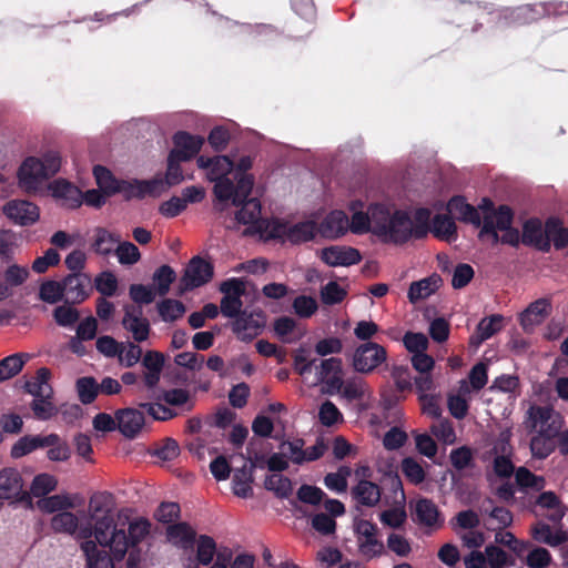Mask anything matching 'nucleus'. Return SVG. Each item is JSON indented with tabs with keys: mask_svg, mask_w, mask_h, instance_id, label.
I'll return each mask as SVG.
<instances>
[{
	"mask_svg": "<svg viewBox=\"0 0 568 568\" xmlns=\"http://www.w3.org/2000/svg\"><path fill=\"white\" fill-rule=\"evenodd\" d=\"M53 439V436H24L12 446L11 456L13 458L23 457L37 448L50 445Z\"/></svg>",
	"mask_w": 568,
	"mask_h": 568,
	"instance_id": "c9c22d12",
	"label": "nucleus"
},
{
	"mask_svg": "<svg viewBox=\"0 0 568 568\" xmlns=\"http://www.w3.org/2000/svg\"><path fill=\"white\" fill-rule=\"evenodd\" d=\"M433 234L444 241L452 242L456 239V225L447 215H436L432 223Z\"/></svg>",
	"mask_w": 568,
	"mask_h": 568,
	"instance_id": "de8ad7c7",
	"label": "nucleus"
},
{
	"mask_svg": "<svg viewBox=\"0 0 568 568\" xmlns=\"http://www.w3.org/2000/svg\"><path fill=\"white\" fill-rule=\"evenodd\" d=\"M551 312V303L548 298H539L528 305L520 314V324L527 332L541 324Z\"/></svg>",
	"mask_w": 568,
	"mask_h": 568,
	"instance_id": "4be33fe9",
	"label": "nucleus"
},
{
	"mask_svg": "<svg viewBox=\"0 0 568 568\" xmlns=\"http://www.w3.org/2000/svg\"><path fill=\"white\" fill-rule=\"evenodd\" d=\"M115 417L119 430L128 438L135 437L144 425L143 414L133 408L120 409Z\"/></svg>",
	"mask_w": 568,
	"mask_h": 568,
	"instance_id": "cd10ccee",
	"label": "nucleus"
},
{
	"mask_svg": "<svg viewBox=\"0 0 568 568\" xmlns=\"http://www.w3.org/2000/svg\"><path fill=\"white\" fill-rule=\"evenodd\" d=\"M51 195L57 199L61 205L67 207H78L82 203V192L65 180H55L49 185Z\"/></svg>",
	"mask_w": 568,
	"mask_h": 568,
	"instance_id": "393cba45",
	"label": "nucleus"
},
{
	"mask_svg": "<svg viewBox=\"0 0 568 568\" xmlns=\"http://www.w3.org/2000/svg\"><path fill=\"white\" fill-rule=\"evenodd\" d=\"M93 175L99 189L104 195H113L120 191V182L114 179L106 168L102 165L94 166Z\"/></svg>",
	"mask_w": 568,
	"mask_h": 568,
	"instance_id": "49530a36",
	"label": "nucleus"
},
{
	"mask_svg": "<svg viewBox=\"0 0 568 568\" xmlns=\"http://www.w3.org/2000/svg\"><path fill=\"white\" fill-rule=\"evenodd\" d=\"M465 568H505L509 565L508 555L496 546H487L485 551L473 550L464 557Z\"/></svg>",
	"mask_w": 568,
	"mask_h": 568,
	"instance_id": "9b49d317",
	"label": "nucleus"
},
{
	"mask_svg": "<svg viewBox=\"0 0 568 568\" xmlns=\"http://www.w3.org/2000/svg\"><path fill=\"white\" fill-rule=\"evenodd\" d=\"M447 210L450 215L464 222L471 223L476 226L481 224V216L478 210L466 203L463 197H453L447 204Z\"/></svg>",
	"mask_w": 568,
	"mask_h": 568,
	"instance_id": "473e14b6",
	"label": "nucleus"
},
{
	"mask_svg": "<svg viewBox=\"0 0 568 568\" xmlns=\"http://www.w3.org/2000/svg\"><path fill=\"white\" fill-rule=\"evenodd\" d=\"M213 182L215 183L213 192L219 201L232 200L234 205H240L251 194L254 178L251 174L239 175L236 178V185L229 178Z\"/></svg>",
	"mask_w": 568,
	"mask_h": 568,
	"instance_id": "423d86ee",
	"label": "nucleus"
},
{
	"mask_svg": "<svg viewBox=\"0 0 568 568\" xmlns=\"http://www.w3.org/2000/svg\"><path fill=\"white\" fill-rule=\"evenodd\" d=\"M64 296L63 282L47 281L39 290V297L49 304L58 303Z\"/></svg>",
	"mask_w": 568,
	"mask_h": 568,
	"instance_id": "e2e57ef3",
	"label": "nucleus"
},
{
	"mask_svg": "<svg viewBox=\"0 0 568 568\" xmlns=\"http://www.w3.org/2000/svg\"><path fill=\"white\" fill-rule=\"evenodd\" d=\"M321 258L329 266H351L361 262L358 250L351 246L332 245L321 251Z\"/></svg>",
	"mask_w": 568,
	"mask_h": 568,
	"instance_id": "f3484780",
	"label": "nucleus"
},
{
	"mask_svg": "<svg viewBox=\"0 0 568 568\" xmlns=\"http://www.w3.org/2000/svg\"><path fill=\"white\" fill-rule=\"evenodd\" d=\"M265 488L278 498H287L292 494L291 480L281 474H272L265 478Z\"/></svg>",
	"mask_w": 568,
	"mask_h": 568,
	"instance_id": "13d9d810",
	"label": "nucleus"
},
{
	"mask_svg": "<svg viewBox=\"0 0 568 568\" xmlns=\"http://www.w3.org/2000/svg\"><path fill=\"white\" fill-rule=\"evenodd\" d=\"M487 381V365L478 363L469 372L468 379L459 382L460 393L463 395H470L471 392H478L485 387Z\"/></svg>",
	"mask_w": 568,
	"mask_h": 568,
	"instance_id": "f704fd0d",
	"label": "nucleus"
},
{
	"mask_svg": "<svg viewBox=\"0 0 568 568\" xmlns=\"http://www.w3.org/2000/svg\"><path fill=\"white\" fill-rule=\"evenodd\" d=\"M120 237L105 229H97L91 244L92 250L102 256L115 253Z\"/></svg>",
	"mask_w": 568,
	"mask_h": 568,
	"instance_id": "79ce46f5",
	"label": "nucleus"
},
{
	"mask_svg": "<svg viewBox=\"0 0 568 568\" xmlns=\"http://www.w3.org/2000/svg\"><path fill=\"white\" fill-rule=\"evenodd\" d=\"M209 568H254V558L246 554L233 557L229 549H223Z\"/></svg>",
	"mask_w": 568,
	"mask_h": 568,
	"instance_id": "ea45409f",
	"label": "nucleus"
},
{
	"mask_svg": "<svg viewBox=\"0 0 568 568\" xmlns=\"http://www.w3.org/2000/svg\"><path fill=\"white\" fill-rule=\"evenodd\" d=\"M562 417L548 406L531 405L523 422L529 433H558L562 426Z\"/></svg>",
	"mask_w": 568,
	"mask_h": 568,
	"instance_id": "39448f33",
	"label": "nucleus"
},
{
	"mask_svg": "<svg viewBox=\"0 0 568 568\" xmlns=\"http://www.w3.org/2000/svg\"><path fill=\"white\" fill-rule=\"evenodd\" d=\"M317 232V226L313 221H306L290 225L274 221L271 224L270 235L272 237H278L283 241H288L293 244H300L314 239Z\"/></svg>",
	"mask_w": 568,
	"mask_h": 568,
	"instance_id": "6e6552de",
	"label": "nucleus"
},
{
	"mask_svg": "<svg viewBox=\"0 0 568 568\" xmlns=\"http://www.w3.org/2000/svg\"><path fill=\"white\" fill-rule=\"evenodd\" d=\"M2 211L9 220L21 226L32 225L40 217L39 207L26 200L9 201Z\"/></svg>",
	"mask_w": 568,
	"mask_h": 568,
	"instance_id": "ddd939ff",
	"label": "nucleus"
},
{
	"mask_svg": "<svg viewBox=\"0 0 568 568\" xmlns=\"http://www.w3.org/2000/svg\"><path fill=\"white\" fill-rule=\"evenodd\" d=\"M531 537L540 544L558 547L568 541V531L561 527L552 528L542 520H538L530 527Z\"/></svg>",
	"mask_w": 568,
	"mask_h": 568,
	"instance_id": "aec40b11",
	"label": "nucleus"
},
{
	"mask_svg": "<svg viewBox=\"0 0 568 568\" xmlns=\"http://www.w3.org/2000/svg\"><path fill=\"white\" fill-rule=\"evenodd\" d=\"M535 514L552 523H559L565 516V507L554 491H544L535 501Z\"/></svg>",
	"mask_w": 568,
	"mask_h": 568,
	"instance_id": "a211bd4d",
	"label": "nucleus"
},
{
	"mask_svg": "<svg viewBox=\"0 0 568 568\" xmlns=\"http://www.w3.org/2000/svg\"><path fill=\"white\" fill-rule=\"evenodd\" d=\"M493 206V203L487 199H484L479 205L483 213L479 237L491 242V244L501 242L517 245L520 236L519 232L511 227L513 211L507 205H500L497 210H494Z\"/></svg>",
	"mask_w": 568,
	"mask_h": 568,
	"instance_id": "7ed1b4c3",
	"label": "nucleus"
},
{
	"mask_svg": "<svg viewBox=\"0 0 568 568\" xmlns=\"http://www.w3.org/2000/svg\"><path fill=\"white\" fill-rule=\"evenodd\" d=\"M99 542L90 538L83 539L80 548L84 554L88 568H114L113 560H116L108 554L105 549L99 548Z\"/></svg>",
	"mask_w": 568,
	"mask_h": 568,
	"instance_id": "b1692460",
	"label": "nucleus"
},
{
	"mask_svg": "<svg viewBox=\"0 0 568 568\" xmlns=\"http://www.w3.org/2000/svg\"><path fill=\"white\" fill-rule=\"evenodd\" d=\"M196 162L200 169L206 170V176L212 182L227 178L234 168V162L226 155L199 156Z\"/></svg>",
	"mask_w": 568,
	"mask_h": 568,
	"instance_id": "5701e85b",
	"label": "nucleus"
},
{
	"mask_svg": "<svg viewBox=\"0 0 568 568\" xmlns=\"http://www.w3.org/2000/svg\"><path fill=\"white\" fill-rule=\"evenodd\" d=\"M27 355L13 354L0 361V382L12 378L22 369Z\"/></svg>",
	"mask_w": 568,
	"mask_h": 568,
	"instance_id": "5fc2aeb1",
	"label": "nucleus"
},
{
	"mask_svg": "<svg viewBox=\"0 0 568 568\" xmlns=\"http://www.w3.org/2000/svg\"><path fill=\"white\" fill-rule=\"evenodd\" d=\"M415 516L416 520L428 527L439 526L440 515L437 506L430 499L419 498L415 503Z\"/></svg>",
	"mask_w": 568,
	"mask_h": 568,
	"instance_id": "72a5a7b5",
	"label": "nucleus"
},
{
	"mask_svg": "<svg viewBox=\"0 0 568 568\" xmlns=\"http://www.w3.org/2000/svg\"><path fill=\"white\" fill-rule=\"evenodd\" d=\"M195 559L189 552L184 558L185 568H199L200 565H212L222 550H217L215 540L207 535H200L194 541Z\"/></svg>",
	"mask_w": 568,
	"mask_h": 568,
	"instance_id": "2eb2a0df",
	"label": "nucleus"
},
{
	"mask_svg": "<svg viewBox=\"0 0 568 568\" xmlns=\"http://www.w3.org/2000/svg\"><path fill=\"white\" fill-rule=\"evenodd\" d=\"M123 327L131 333L135 342H144L150 335V323L143 317L142 310L134 306L124 307V316L122 318Z\"/></svg>",
	"mask_w": 568,
	"mask_h": 568,
	"instance_id": "dca6fc26",
	"label": "nucleus"
},
{
	"mask_svg": "<svg viewBox=\"0 0 568 568\" xmlns=\"http://www.w3.org/2000/svg\"><path fill=\"white\" fill-rule=\"evenodd\" d=\"M61 168V155L58 151L50 150L41 158L30 156L26 159L19 171V185L26 192H36L41 185L55 175Z\"/></svg>",
	"mask_w": 568,
	"mask_h": 568,
	"instance_id": "20e7f679",
	"label": "nucleus"
},
{
	"mask_svg": "<svg viewBox=\"0 0 568 568\" xmlns=\"http://www.w3.org/2000/svg\"><path fill=\"white\" fill-rule=\"evenodd\" d=\"M348 207L351 219L343 211H332L321 222L317 232L332 240L348 231L354 234L373 233L394 244L406 243L412 237H424L428 232L430 212L427 209L417 210L414 222L408 211L397 209L387 201L371 203L366 211L361 201L351 202Z\"/></svg>",
	"mask_w": 568,
	"mask_h": 568,
	"instance_id": "f257e3e1",
	"label": "nucleus"
},
{
	"mask_svg": "<svg viewBox=\"0 0 568 568\" xmlns=\"http://www.w3.org/2000/svg\"><path fill=\"white\" fill-rule=\"evenodd\" d=\"M88 284L89 281L80 274L67 276L63 281L65 298L72 303H80L84 301L88 296L85 292Z\"/></svg>",
	"mask_w": 568,
	"mask_h": 568,
	"instance_id": "e433bc0d",
	"label": "nucleus"
},
{
	"mask_svg": "<svg viewBox=\"0 0 568 568\" xmlns=\"http://www.w3.org/2000/svg\"><path fill=\"white\" fill-rule=\"evenodd\" d=\"M30 277V271L27 266L12 263L9 264L0 281V302L12 297L16 294V290L27 283Z\"/></svg>",
	"mask_w": 568,
	"mask_h": 568,
	"instance_id": "4468645a",
	"label": "nucleus"
},
{
	"mask_svg": "<svg viewBox=\"0 0 568 568\" xmlns=\"http://www.w3.org/2000/svg\"><path fill=\"white\" fill-rule=\"evenodd\" d=\"M174 148L170 154L182 160L189 161L201 150L204 139L200 135H191L186 132H178L174 138Z\"/></svg>",
	"mask_w": 568,
	"mask_h": 568,
	"instance_id": "6ab92c4d",
	"label": "nucleus"
},
{
	"mask_svg": "<svg viewBox=\"0 0 568 568\" xmlns=\"http://www.w3.org/2000/svg\"><path fill=\"white\" fill-rule=\"evenodd\" d=\"M264 326V317L262 314H241L233 323V332L237 338L244 342L252 341L256 337Z\"/></svg>",
	"mask_w": 568,
	"mask_h": 568,
	"instance_id": "412c9836",
	"label": "nucleus"
},
{
	"mask_svg": "<svg viewBox=\"0 0 568 568\" xmlns=\"http://www.w3.org/2000/svg\"><path fill=\"white\" fill-rule=\"evenodd\" d=\"M221 292L224 294L221 301L222 314L235 317L242 307L241 296L245 293V283L239 278H231L222 283Z\"/></svg>",
	"mask_w": 568,
	"mask_h": 568,
	"instance_id": "f8f14e48",
	"label": "nucleus"
},
{
	"mask_svg": "<svg viewBox=\"0 0 568 568\" xmlns=\"http://www.w3.org/2000/svg\"><path fill=\"white\" fill-rule=\"evenodd\" d=\"M77 392L79 399L83 404L92 403L98 393H99V384L93 377H81L75 383Z\"/></svg>",
	"mask_w": 568,
	"mask_h": 568,
	"instance_id": "052dcab7",
	"label": "nucleus"
},
{
	"mask_svg": "<svg viewBox=\"0 0 568 568\" xmlns=\"http://www.w3.org/2000/svg\"><path fill=\"white\" fill-rule=\"evenodd\" d=\"M50 526L54 532L75 535L77 538L81 539L79 537V530L81 528L79 527V518L71 511L65 510L55 514L51 518Z\"/></svg>",
	"mask_w": 568,
	"mask_h": 568,
	"instance_id": "58836bf2",
	"label": "nucleus"
},
{
	"mask_svg": "<svg viewBox=\"0 0 568 568\" xmlns=\"http://www.w3.org/2000/svg\"><path fill=\"white\" fill-rule=\"evenodd\" d=\"M354 498L364 506H375L381 499L379 487L368 480H361L353 489Z\"/></svg>",
	"mask_w": 568,
	"mask_h": 568,
	"instance_id": "a18cd8bd",
	"label": "nucleus"
},
{
	"mask_svg": "<svg viewBox=\"0 0 568 568\" xmlns=\"http://www.w3.org/2000/svg\"><path fill=\"white\" fill-rule=\"evenodd\" d=\"M58 486L57 478L48 473L37 475L30 485V494L33 497H44L53 491Z\"/></svg>",
	"mask_w": 568,
	"mask_h": 568,
	"instance_id": "3c124183",
	"label": "nucleus"
},
{
	"mask_svg": "<svg viewBox=\"0 0 568 568\" xmlns=\"http://www.w3.org/2000/svg\"><path fill=\"white\" fill-rule=\"evenodd\" d=\"M503 320L501 315H491L483 318L477 325L476 334L470 337V343L479 345L484 341L490 338L501 329Z\"/></svg>",
	"mask_w": 568,
	"mask_h": 568,
	"instance_id": "37998d69",
	"label": "nucleus"
},
{
	"mask_svg": "<svg viewBox=\"0 0 568 568\" xmlns=\"http://www.w3.org/2000/svg\"><path fill=\"white\" fill-rule=\"evenodd\" d=\"M338 393H342L347 399L353 400L369 397L371 389L361 377H353L345 382L343 381L342 389Z\"/></svg>",
	"mask_w": 568,
	"mask_h": 568,
	"instance_id": "09e8293b",
	"label": "nucleus"
},
{
	"mask_svg": "<svg viewBox=\"0 0 568 568\" xmlns=\"http://www.w3.org/2000/svg\"><path fill=\"white\" fill-rule=\"evenodd\" d=\"M517 485L523 489L539 491L545 488L546 481L541 476L532 474L526 467H519L515 473Z\"/></svg>",
	"mask_w": 568,
	"mask_h": 568,
	"instance_id": "864d4df0",
	"label": "nucleus"
},
{
	"mask_svg": "<svg viewBox=\"0 0 568 568\" xmlns=\"http://www.w3.org/2000/svg\"><path fill=\"white\" fill-rule=\"evenodd\" d=\"M558 433H540L534 434L530 439V452L534 457L545 459L556 447L555 438Z\"/></svg>",
	"mask_w": 568,
	"mask_h": 568,
	"instance_id": "c03bdc74",
	"label": "nucleus"
},
{
	"mask_svg": "<svg viewBox=\"0 0 568 568\" xmlns=\"http://www.w3.org/2000/svg\"><path fill=\"white\" fill-rule=\"evenodd\" d=\"M400 498H402V501L398 505H396L395 507H393L390 509L383 511L379 515L381 523L389 528H393V529H397V528L402 527L407 518L406 510L403 506L404 491L402 489H400Z\"/></svg>",
	"mask_w": 568,
	"mask_h": 568,
	"instance_id": "8fccbe9b",
	"label": "nucleus"
},
{
	"mask_svg": "<svg viewBox=\"0 0 568 568\" xmlns=\"http://www.w3.org/2000/svg\"><path fill=\"white\" fill-rule=\"evenodd\" d=\"M166 537L172 545L182 549L184 554H189L194 548V541L197 538L195 530L186 523L169 526Z\"/></svg>",
	"mask_w": 568,
	"mask_h": 568,
	"instance_id": "bb28decb",
	"label": "nucleus"
},
{
	"mask_svg": "<svg viewBox=\"0 0 568 568\" xmlns=\"http://www.w3.org/2000/svg\"><path fill=\"white\" fill-rule=\"evenodd\" d=\"M51 372L41 367L37 371L36 376L26 384L27 390L37 398H51L52 387L49 384Z\"/></svg>",
	"mask_w": 568,
	"mask_h": 568,
	"instance_id": "a19ab883",
	"label": "nucleus"
},
{
	"mask_svg": "<svg viewBox=\"0 0 568 568\" xmlns=\"http://www.w3.org/2000/svg\"><path fill=\"white\" fill-rule=\"evenodd\" d=\"M115 500L109 491L94 493L88 504V513L93 521V527L82 526L79 530L81 539L94 536L99 546L109 548L115 559H123L128 552L126 531L118 528L113 523Z\"/></svg>",
	"mask_w": 568,
	"mask_h": 568,
	"instance_id": "f03ea898",
	"label": "nucleus"
},
{
	"mask_svg": "<svg viewBox=\"0 0 568 568\" xmlns=\"http://www.w3.org/2000/svg\"><path fill=\"white\" fill-rule=\"evenodd\" d=\"M158 311L164 322H174L185 313V306L182 302L166 298L158 304Z\"/></svg>",
	"mask_w": 568,
	"mask_h": 568,
	"instance_id": "bf43d9fd",
	"label": "nucleus"
},
{
	"mask_svg": "<svg viewBox=\"0 0 568 568\" xmlns=\"http://www.w3.org/2000/svg\"><path fill=\"white\" fill-rule=\"evenodd\" d=\"M53 317L59 326L71 327L79 321L80 314L70 304H63L54 308Z\"/></svg>",
	"mask_w": 568,
	"mask_h": 568,
	"instance_id": "69168bd1",
	"label": "nucleus"
},
{
	"mask_svg": "<svg viewBox=\"0 0 568 568\" xmlns=\"http://www.w3.org/2000/svg\"><path fill=\"white\" fill-rule=\"evenodd\" d=\"M23 480L16 468H2L0 470V498H18L23 494Z\"/></svg>",
	"mask_w": 568,
	"mask_h": 568,
	"instance_id": "c85d7f7f",
	"label": "nucleus"
},
{
	"mask_svg": "<svg viewBox=\"0 0 568 568\" xmlns=\"http://www.w3.org/2000/svg\"><path fill=\"white\" fill-rule=\"evenodd\" d=\"M387 358L386 349L377 343L367 342L359 345L353 354L352 365L362 374L372 373Z\"/></svg>",
	"mask_w": 568,
	"mask_h": 568,
	"instance_id": "0eeeda50",
	"label": "nucleus"
},
{
	"mask_svg": "<svg viewBox=\"0 0 568 568\" xmlns=\"http://www.w3.org/2000/svg\"><path fill=\"white\" fill-rule=\"evenodd\" d=\"M318 381L327 384L331 392H339L343 386L342 361L331 357L321 362L318 367Z\"/></svg>",
	"mask_w": 568,
	"mask_h": 568,
	"instance_id": "a878e982",
	"label": "nucleus"
},
{
	"mask_svg": "<svg viewBox=\"0 0 568 568\" xmlns=\"http://www.w3.org/2000/svg\"><path fill=\"white\" fill-rule=\"evenodd\" d=\"M546 236L549 239V243L554 242L557 248L568 245V230L557 219H549L546 222Z\"/></svg>",
	"mask_w": 568,
	"mask_h": 568,
	"instance_id": "6e6d98bb",
	"label": "nucleus"
},
{
	"mask_svg": "<svg viewBox=\"0 0 568 568\" xmlns=\"http://www.w3.org/2000/svg\"><path fill=\"white\" fill-rule=\"evenodd\" d=\"M356 542L359 554L372 559L383 551V544L377 538V527L368 520L362 519L355 524Z\"/></svg>",
	"mask_w": 568,
	"mask_h": 568,
	"instance_id": "1a4fd4ad",
	"label": "nucleus"
},
{
	"mask_svg": "<svg viewBox=\"0 0 568 568\" xmlns=\"http://www.w3.org/2000/svg\"><path fill=\"white\" fill-rule=\"evenodd\" d=\"M151 524L144 518L134 519L129 524L126 540L128 549L136 548V545L145 539L150 534Z\"/></svg>",
	"mask_w": 568,
	"mask_h": 568,
	"instance_id": "603ef678",
	"label": "nucleus"
},
{
	"mask_svg": "<svg viewBox=\"0 0 568 568\" xmlns=\"http://www.w3.org/2000/svg\"><path fill=\"white\" fill-rule=\"evenodd\" d=\"M142 366L144 368L143 379L149 388L154 387L161 377L164 366V356L156 351H148L142 358Z\"/></svg>",
	"mask_w": 568,
	"mask_h": 568,
	"instance_id": "c756f323",
	"label": "nucleus"
},
{
	"mask_svg": "<svg viewBox=\"0 0 568 568\" xmlns=\"http://www.w3.org/2000/svg\"><path fill=\"white\" fill-rule=\"evenodd\" d=\"M523 242L534 245L541 251L549 250V239L546 236V225L542 226L539 220H529L523 227Z\"/></svg>",
	"mask_w": 568,
	"mask_h": 568,
	"instance_id": "2f4dec72",
	"label": "nucleus"
},
{
	"mask_svg": "<svg viewBox=\"0 0 568 568\" xmlns=\"http://www.w3.org/2000/svg\"><path fill=\"white\" fill-rule=\"evenodd\" d=\"M175 277V272L171 266L162 265L159 267L153 274V282L156 286L158 294L161 296L168 294Z\"/></svg>",
	"mask_w": 568,
	"mask_h": 568,
	"instance_id": "680f3d73",
	"label": "nucleus"
},
{
	"mask_svg": "<svg viewBox=\"0 0 568 568\" xmlns=\"http://www.w3.org/2000/svg\"><path fill=\"white\" fill-rule=\"evenodd\" d=\"M351 475L348 467H339L336 473H329L324 478L325 486L333 491L344 493L347 489V477Z\"/></svg>",
	"mask_w": 568,
	"mask_h": 568,
	"instance_id": "0e129e2a",
	"label": "nucleus"
},
{
	"mask_svg": "<svg viewBox=\"0 0 568 568\" xmlns=\"http://www.w3.org/2000/svg\"><path fill=\"white\" fill-rule=\"evenodd\" d=\"M440 276L434 274L432 276L413 282L409 285L407 297L410 303L416 304L433 295L440 286Z\"/></svg>",
	"mask_w": 568,
	"mask_h": 568,
	"instance_id": "7c9ffc66",
	"label": "nucleus"
},
{
	"mask_svg": "<svg viewBox=\"0 0 568 568\" xmlns=\"http://www.w3.org/2000/svg\"><path fill=\"white\" fill-rule=\"evenodd\" d=\"M37 507L47 514L61 513L74 508V501L71 495L63 493L39 499Z\"/></svg>",
	"mask_w": 568,
	"mask_h": 568,
	"instance_id": "4c0bfd02",
	"label": "nucleus"
},
{
	"mask_svg": "<svg viewBox=\"0 0 568 568\" xmlns=\"http://www.w3.org/2000/svg\"><path fill=\"white\" fill-rule=\"evenodd\" d=\"M402 471L414 485H418L425 479V470L422 465L412 457H407L402 460Z\"/></svg>",
	"mask_w": 568,
	"mask_h": 568,
	"instance_id": "774afa93",
	"label": "nucleus"
},
{
	"mask_svg": "<svg viewBox=\"0 0 568 568\" xmlns=\"http://www.w3.org/2000/svg\"><path fill=\"white\" fill-rule=\"evenodd\" d=\"M213 276L212 265L201 257H193L180 282V294L207 283Z\"/></svg>",
	"mask_w": 568,
	"mask_h": 568,
	"instance_id": "9d476101",
	"label": "nucleus"
},
{
	"mask_svg": "<svg viewBox=\"0 0 568 568\" xmlns=\"http://www.w3.org/2000/svg\"><path fill=\"white\" fill-rule=\"evenodd\" d=\"M242 209L236 213V220L243 224H255L261 217V203L256 199L243 200Z\"/></svg>",
	"mask_w": 568,
	"mask_h": 568,
	"instance_id": "4d7b16f0",
	"label": "nucleus"
},
{
	"mask_svg": "<svg viewBox=\"0 0 568 568\" xmlns=\"http://www.w3.org/2000/svg\"><path fill=\"white\" fill-rule=\"evenodd\" d=\"M251 475L245 468L237 469L233 476V493L242 498L252 496Z\"/></svg>",
	"mask_w": 568,
	"mask_h": 568,
	"instance_id": "338daca9",
	"label": "nucleus"
}]
</instances>
